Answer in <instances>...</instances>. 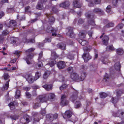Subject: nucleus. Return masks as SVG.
<instances>
[{"instance_id":"obj_8","label":"nucleus","mask_w":124,"mask_h":124,"mask_svg":"<svg viewBox=\"0 0 124 124\" xmlns=\"http://www.w3.org/2000/svg\"><path fill=\"white\" fill-rule=\"evenodd\" d=\"M58 115L57 114L47 115L46 116V119L50 121H53L54 119H56Z\"/></svg>"},{"instance_id":"obj_42","label":"nucleus","mask_w":124,"mask_h":124,"mask_svg":"<svg viewBox=\"0 0 124 124\" xmlns=\"http://www.w3.org/2000/svg\"><path fill=\"white\" fill-rule=\"evenodd\" d=\"M18 40V39L16 38H12L11 39V42L13 44H15L17 41Z\"/></svg>"},{"instance_id":"obj_23","label":"nucleus","mask_w":124,"mask_h":124,"mask_svg":"<svg viewBox=\"0 0 124 124\" xmlns=\"http://www.w3.org/2000/svg\"><path fill=\"white\" fill-rule=\"evenodd\" d=\"M16 24V23L15 21L11 20L10 22L9 25L7 24V25L9 27H13L15 26Z\"/></svg>"},{"instance_id":"obj_41","label":"nucleus","mask_w":124,"mask_h":124,"mask_svg":"<svg viewBox=\"0 0 124 124\" xmlns=\"http://www.w3.org/2000/svg\"><path fill=\"white\" fill-rule=\"evenodd\" d=\"M114 26V24L112 23H110L108 24L105 26V28H109L113 27Z\"/></svg>"},{"instance_id":"obj_50","label":"nucleus","mask_w":124,"mask_h":124,"mask_svg":"<svg viewBox=\"0 0 124 124\" xmlns=\"http://www.w3.org/2000/svg\"><path fill=\"white\" fill-rule=\"evenodd\" d=\"M67 85L65 84H64L62 86H61V87H60V89L61 90H62L66 88V87H67Z\"/></svg>"},{"instance_id":"obj_61","label":"nucleus","mask_w":124,"mask_h":124,"mask_svg":"<svg viewBox=\"0 0 124 124\" xmlns=\"http://www.w3.org/2000/svg\"><path fill=\"white\" fill-rule=\"evenodd\" d=\"M32 94L33 96H36L37 94L35 91H33L32 92Z\"/></svg>"},{"instance_id":"obj_57","label":"nucleus","mask_w":124,"mask_h":124,"mask_svg":"<svg viewBox=\"0 0 124 124\" xmlns=\"http://www.w3.org/2000/svg\"><path fill=\"white\" fill-rule=\"evenodd\" d=\"M36 66H38L39 67H41L43 65V64H42V63L41 62H40L38 64H36Z\"/></svg>"},{"instance_id":"obj_25","label":"nucleus","mask_w":124,"mask_h":124,"mask_svg":"<svg viewBox=\"0 0 124 124\" xmlns=\"http://www.w3.org/2000/svg\"><path fill=\"white\" fill-rule=\"evenodd\" d=\"M116 52L119 55L122 54L124 52L123 49L121 48H120L116 49Z\"/></svg>"},{"instance_id":"obj_32","label":"nucleus","mask_w":124,"mask_h":124,"mask_svg":"<svg viewBox=\"0 0 124 124\" xmlns=\"http://www.w3.org/2000/svg\"><path fill=\"white\" fill-rule=\"evenodd\" d=\"M15 103L16 102L14 101L13 102H11L8 104V105L11 109L12 110L15 108Z\"/></svg>"},{"instance_id":"obj_22","label":"nucleus","mask_w":124,"mask_h":124,"mask_svg":"<svg viewBox=\"0 0 124 124\" xmlns=\"http://www.w3.org/2000/svg\"><path fill=\"white\" fill-rule=\"evenodd\" d=\"M57 46V47L62 49H64L65 48V44L62 43H60L58 44Z\"/></svg>"},{"instance_id":"obj_52","label":"nucleus","mask_w":124,"mask_h":124,"mask_svg":"<svg viewBox=\"0 0 124 124\" xmlns=\"http://www.w3.org/2000/svg\"><path fill=\"white\" fill-rule=\"evenodd\" d=\"M8 33V32L7 30H5L3 31L2 34L3 35L5 36L7 35Z\"/></svg>"},{"instance_id":"obj_46","label":"nucleus","mask_w":124,"mask_h":124,"mask_svg":"<svg viewBox=\"0 0 124 124\" xmlns=\"http://www.w3.org/2000/svg\"><path fill=\"white\" fill-rule=\"evenodd\" d=\"M4 41V37L2 35H0V43H2Z\"/></svg>"},{"instance_id":"obj_33","label":"nucleus","mask_w":124,"mask_h":124,"mask_svg":"<svg viewBox=\"0 0 124 124\" xmlns=\"http://www.w3.org/2000/svg\"><path fill=\"white\" fill-rule=\"evenodd\" d=\"M72 115L71 112L70 111H67L65 113V115L68 118L70 117Z\"/></svg>"},{"instance_id":"obj_15","label":"nucleus","mask_w":124,"mask_h":124,"mask_svg":"<svg viewBox=\"0 0 124 124\" xmlns=\"http://www.w3.org/2000/svg\"><path fill=\"white\" fill-rule=\"evenodd\" d=\"M49 100L52 101V100L55 97V95L53 93H50L48 94H46Z\"/></svg>"},{"instance_id":"obj_45","label":"nucleus","mask_w":124,"mask_h":124,"mask_svg":"<svg viewBox=\"0 0 124 124\" xmlns=\"http://www.w3.org/2000/svg\"><path fill=\"white\" fill-rule=\"evenodd\" d=\"M51 37L46 38L44 41V42H50L51 41Z\"/></svg>"},{"instance_id":"obj_20","label":"nucleus","mask_w":124,"mask_h":124,"mask_svg":"<svg viewBox=\"0 0 124 124\" xmlns=\"http://www.w3.org/2000/svg\"><path fill=\"white\" fill-rule=\"evenodd\" d=\"M42 87L44 88L47 91H49L52 89V85L51 84L45 85Z\"/></svg>"},{"instance_id":"obj_55","label":"nucleus","mask_w":124,"mask_h":124,"mask_svg":"<svg viewBox=\"0 0 124 124\" xmlns=\"http://www.w3.org/2000/svg\"><path fill=\"white\" fill-rule=\"evenodd\" d=\"M40 106V104L39 103H37L35 104L34 106V108H36L39 107Z\"/></svg>"},{"instance_id":"obj_19","label":"nucleus","mask_w":124,"mask_h":124,"mask_svg":"<svg viewBox=\"0 0 124 124\" xmlns=\"http://www.w3.org/2000/svg\"><path fill=\"white\" fill-rule=\"evenodd\" d=\"M70 4L69 2L68 1H66L60 4V7L65 8L68 7L69 6Z\"/></svg>"},{"instance_id":"obj_26","label":"nucleus","mask_w":124,"mask_h":124,"mask_svg":"<svg viewBox=\"0 0 124 124\" xmlns=\"http://www.w3.org/2000/svg\"><path fill=\"white\" fill-rule=\"evenodd\" d=\"M10 81L9 79L6 82L4 85L3 86V88L2 90H6L9 87V83L8 82Z\"/></svg>"},{"instance_id":"obj_38","label":"nucleus","mask_w":124,"mask_h":124,"mask_svg":"<svg viewBox=\"0 0 124 124\" xmlns=\"http://www.w3.org/2000/svg\"><path fill=\"white\" fill-rule=\"evenodd\" d=\"M20 90H17L16 91V98H18L20 96Z\"/></svg>"},{"instance_id":"obj_49","label":"nucleus","mask_w":124,"mask_h":124,"mask_svg":"<svg viewBox=\"0 0 124 124\" xmlns=\"http://www.w3.org/2000/svg\"><path fill=\"white\" fill-rule=\"evenodd\" d=\"M111 7L110 6H108L106 8V11L108 13H109L111 10Z\"/></svg>"},{"instance_id":"obj_11","label":"nucleus","mask_w":124,"mask_h":124,"mask_svg":"<svg viewBox=\"0 0 124 124\" xmlns=\"http://www.w3.org/2000/svg\"><path fill=\"white\" fill-rule=\"evenodd\" d=\"M68 29V31L66 33L67 35L72 38L74 37L75 36L73 32L72 28L71 27H69Z\"/></svg>"},{"instance_id":"obj_37","label":"nucleus","mask_w":124,"mask_h":124,"mask_svg":"<svg viewBox=\"0 0 124 124\" xmlns=\"http://www.w3.org/2000/svg\"><path fill=\"white\" fill-rule=\"evenodd\" d=\"M100 97L101 98H104L107 96V94L104 93H100Z\"/></svg>"},{"instance_id":"obj_59","label":"nucleus","mask_w":124,"mask_h":124,"mask_svg":"<svg viewBox=\"0 0 124 124\" xmlns=\"http://www.w3.org/2000/svg\"><path fill=\"white\" fill-rule=\"evenodd\" d=\"M84 22L83 20L81 19H79L78 21V23L79 24H81L82 23Z\"/></svg>"},{"instance_id":"obj_56","label":"nucleus","mask_w":124,"mask_h":124,"mask_svg":"<svg viewBox=\"0 0 124 124\" xmlns=\"http://www.w3.org/2000/svg\"><path fill=\"white\" fill-rule=\"evenodd\" d=\"M94 1L95 4H98L100 3L101 0H94Z\"/></svg>"},{"instance_id":"obj_16","label":"nucleus","mask_w":124,"mask_h":124,"mask_svg":"<svg viewBox=\"0 0 124 124\" xmlns=\"http://www.w3.org/2000/svg\"><path fill=\"white\" fill-rule=\"evenodd\" d=\"M73 6L76 8H80L81 7V4L77 0H74L73 2Z\"/></svg>"},{"instance_id":"obj_63","label":"nucleus","mask_w":124,"mask_h":124,"mask_svg":"<svg viewBox=\"0 0 124 124\" xmlns=\"http://www.w3.org/2000/svg\"><path fill=\"white\" fill-rule=\"evenodd\" d=\"M83 49L85 52V51H88L89 50V49L86 47H84L83 48Z\"/></svg>"},{"instance_id":"obj_2","label":"nucleus","mask_w":124,"mask_h":124,"mask_svg":"<svg viewBox=\"0 0 124 124\" xmlns=\"http://www.w3.org/2000/svg\"><path fill=\"white\" fill-rule=\"evenodd\" d=\"M35 50L34 48H30L26 51V53L27 56L25 59L27 64H31V60L33 57L34 54L31 52Z\"/></svg>"},{"instance_id":"obj_54","label":"nucleus","mask_w":124,"mask_h":124,"mask_svg":"<svg viewBox=\"0 0 124 124\" xmlns=\"http://www.w3.org/2000/svg\"><path fill=\"white\" fill-rule=\"evenodd\" d=\"M67 71L70 72H73V68L71 67H68L67 69Z\"/></svg>"},{"instance_id":"obj_17","label":"nucleus","mask_w":124,"mask_h":124,"mask_svg":"<svg viewBox=\"0 0 124 124\" xmlns=\"http://www.w3.org/2000/svg\"><path fill=\"white\" fill-rule=\"evenodd\" d=\"M124 114V112H122L120 110H119L116 113H113V115L115 117H118L121 115L122 116Z\"/></svg>"},{"instance_id":"obj_12","label":"nucleus","mask_w":124,"mask_h":124,"mask_svg":"<svg viewBox=\"0 0 124 124\" xmlns=\"http://www.w3.org/2000/svg\"><path fill=\"white\" fill-rule=\"evenodd\" d=\"M83 58L84 59V61L86 62L88 61L91 58V57L89 55V53H85L83 55Z\"/></svg>"},{"instance_id":"obj_62","label":"nucleus","mask_w":124,"mask_h":124,"mask_svg":"<svg viewBox=\"0 0 124 124\" xmlns=\"http://www.w3.org/2000/svg\"><path fill=\"white\" fill-rule=\"evenodd\" d=\"M30 87H23V89L26 91H28L30 89Z\"/></svg>"},{"instance_id":"obj_51","label":"nucleus","mask_w":124,"mask_h":124,"mask_svg":"<svg viewBox=\"0 0 124 124\" xmlns=\"http://www.w3.org/2000/svg\"><path fill=\"white\" fill-rule=\"evenodd\" d=\"M119 0H113L112 3L113 5L115 6H116Z\"/></svg>"},{"instance_id":"obj_40","label":"nucleus","mask_w":124,"mask_h":124,"mask_svg":"<svg viewBox=\"0 0 124 124\" xmlns=\"http://www.w3.org/2000/svg\"><path fill=\"white\" fill-rule=\"evenodd\" d=\"M23 119L25 120L26 122L28 123L29 122V116L27 115H25L23 117Z\"/></svg>"},{"instance_id":"obj_43","label":"nucleus","mask_w":124,"mask_h":124,"mask_svg":"<svg viewBox=\"0 0 124 124\" xmlns=\"http://www.w3.org/2000/svg\"><path fill=\"white\" fill-rule=\"evenodd\" d=\"M87 1L89 2L88 4L89 6L92 7L94 5V4L92 1L91 0H86Z\"/></svg>"},{"instance_id":"obj_28","label":"nucleus","mask_w":124,"mask_h":124,"mask_svg":"<svg viewBox=\"0 0 124 124\" xmlns=\"http://www.w3.org/2000/svg\"><path fill=\"white\" fill-rule=\"evenodd\" d=\"M42 55L43 52H41L39 54V57L38 59L39 61H41L44 62L45 61H46V60L44 59L43 58H42Z\"/></svg>"},{"instance_id":"obj_34","label":"nucleus","mask_w":124,"mask_h":124,"mask_svg":"<svg viewBox=\"0 0 124 124\" xmlns=\"http://www.w3.org/2000/svg\"><path fill=\"white\" fill-rule=\"evenodd\" d=\"M81 104L80 102L77 101L75 103V108H79L81 106Z\"/></svg>"},{"instance_id":"obj_53","label":"nucleus","mask_w":124,"mask_h":124,"mask_svg":"<svg viewBox=\"0 0 124 124\" xmlns=\"http://www.w3.org/2000/svg\"><path fill=\"white\" fill-rule=\"evenodd\" d=\"M123 24L122 23H120L117 26V28L119 29H121L122 28L123 26Z\"/></svg>"},{"instance_id":"obj_30","label":"nucleus","mask_w":124,"mask_h":124,"mask_svg":"<svg viewBox=\"0 0 124 124\" xmlns=\"http://www.w3.org/2000/svg\"><path fill=\"white\" fill-rule=\"evenodd\" d=\"M93 11L94 13H98L101 14L103 13V11L100 8H98L94 9Z\"/></svg>"},{"instance_id":"obj_35","label":"nucleus","mask_w":124,"mask_h":124,"mask_svg":"<svg viewBox=\"0 0 124 124\" xmlns=\"http://www.w3.org/2000/svg\"><path fill=\"white\" fill-rule=\"evenodd\" d=\"M107 50H115V48L113 47L112 45L108 46L107 47Z\"/></svg>"},{"instance_id":"obj_47","label":"nucleus","mask_w":124,"mask_h":124,"mask_svg":"<svg viewBox=\"0 0 124 124\" xmlns=\"http://www.w3.org/2000/svg\"><path fill=\"white\" fill-rule=\"evenodd\" d=\"M52 12L53 13H55L57 11V10L56 8V6H55L52 8Z\"/></svg>"},{"instance_id":"obj_5","label":"nucleus","mask_w":124,"mask_h":124,"mask_svg":"<svg viewBox=\"0 0 124 124\" xmlns=\"http://www.w3.org/2000/svg\"><path fill=\"white\" fill-rule=\"evenodd\" d=\"M46 31L48 32H53L52 34V36H56L57 35L56 33L57 31V30L54 29L52 27L48 26L47 28Z\"/></svg>"},{"instance_id":"obj_27","label":"nucleus","mask_w":124,"mask_h":124,"mask_svg":"<svg viewBox=\"0 0 124 124\" xmlns=\"http://www.w3.org/2000/svg\"><path fill=\"white\" fill-rule=\"evenodd\" d=\"M115 69L117 71H119L120 68V63L117 62L115 63Z\"/></svg>"},{"instance_id":"obj_64","label":"nucleus","mask_w":124,"mask_h":124,"mask_svg":"<svg viewBox=\"0 0 124 124\" xmlns=\"http://www.w3.org/2000/svg\"><path fill=\"white\" fill-rule=\"evenodd\" d=\"M16 58H14L10 62L11 63H14L16 62Z\"/></svg>"},{"instance_id":"obj_36","label":"nucleus","mask_w":124,"mask_h":124,"mask_svg":"<svg viewBox=\"0 0 124 124\" xmlns=\"http://www.w3.org/2000/svg\"><path fill=\"white\" fill-rule=\"evenodd\" d=\"M56 63V61L54 60H52L48 64L50 67H52L54 66Z\"/></svg>"},{"instance_id":"obj_7","label":"nucleus","mask_w":124,"mask_h":124,"mask_svg":"<svg viewBox=\"0 0 124 124\" xmlns=\"http://www.w3.org/2000/svg\"><path fill=\"white\" fill-rule=\"evenodd\" d=\"M66 96L65 95H62L61 97V105L62 106H65L67 105L68 103V101L66 99Z\"/></svg>"},{"instance_id":"obj_60","label":"nucleus","mask_w":124,"mask_h":124,"mask_svg":"<svg viewBox=\"0 0 124 124\" xmlns=\"http://www.w3.org/2000/svg\"><path fill=\"white\" fill-rule=\"evenodd\" d=\"M21 53V52L19 51H15L14 54H16L18 56H19L20 55V54Z\"/></svg>"},{"instance_id":"obj_6","label":"nucleus","mask_w":124,"mask_h":124,"mask_svg":"<svg viewBox=\"0 0 124 124\" xmlns=\"http://www.w3.org/2000/svg\"><path fill=\"white\" fill-rule=\"evenodd\" d=\"M37 99H39L40 102H46L49 100L46 94L38 96Z\"/></svg>"},{"instance_id":"obj_9","label":"nucleus","mask_w":124,"mask_h":124,"mask_svg":"<svg viewBox=\"0 0 124 124\" xmlns=\"http://www.w3.org/2000/svg\"><path fill=\"white\" fill-rule=\"evenodd\" d=\"M57 65V67L59 69L64 68L66 66L65 62L63 61H61L58 62Z\"/></svg>"},{"instance_id":"obj_4","label":"nucleus","mask_w":124,"mask_h":124,"mask_svg":"<svg viewBox=\"0 0 124 124\" xmlns=\"http://www.w3.org/2000/svg\"><path fill=\"white\" fill-rule=\"evenodd\" d=\"M85 15L87 18H89L88 21L89 24L92 25H94L95 23L93 19V16H92L88 13H86Z\"/></svg>"},{"instance_id":"obj_21","label":"nucleus","mask_w":124,"mask_h":124,"mask_svg":"<svg viewBox=\"0 0 124 124\" xmlns=\"http://www.w3.org/2000/svg\"><path fill=\"white\" fill-rule=\"evenodd\" d=\"M109 38L107 36H105L103 39V42L105 45H107L108 44V41Z\"/></svg>"},{"instance_id":"obj_3","label":"nucleus","mask_w":124,"mask_h":124,"mask_svg":"<svg viewBox=\"0 0 124 124\" xmlns=\"http://www.w3.org/2000/svg\"><path fill=\"white\" fill-rule=\"evenodd\" d=\"M122 93L121 90H118L117 92L116 96L115 97H113L111 100V101L114 104L116 103L119 99V97Z\"/></svg>"},{"instance_id":"obj_31","label":"nucleus","mask_w":124,"mask_h":124,"mask_svg":"<svg viewBox=\"0 0 124 124\" xmlns=\"http://www.w3.org/2000/svg\"><path fill=\"white\" fill-rule=\"evenodd\" d=\"M79 42L83 46H85L87 44V42L86 41L81 39H80Z\"/></svg>"},{"instance_id":"obj_48","label":"nucleus","mask_w":124,"mask_h":124,"mask_svg":"<svg viewBox=\"0 0 124 124\" xmlns=\"http://www.w3.org/2000/svg\"><path fill=\"white\" fill-rule=\"evenodd\" d=\"M26 97L28 98H30L31 97V94L28 92H26L25 93Z\"/></svg>"},{"instance_id":"obj_1","label":"nucleus","mask_w":124,"mask_h":124,"mask_svg":"<svg viewBox=\"0 0 124 124\" xmlns=\"http://www.w3.org/2000/svg\"><path fill=\"white\" fill-rule=\"evenodd\" d=\"M86 76V74L85 71L81 73V74L79 76L78 74L76 73L72 72L71 74L70 78L73 80L80 81L83 80Z\"/></svg>"},{"instance_id":"obj_10","label":"nucleus","mask_w":124,"mask_h":124,"mask_svg":"<svg viewBox=\"0 0 124 124\" xmlns=\"http://www.w3.org/2000/svg\"><path fill=\"white\" fill-rule=\"evenodd\" d=\"M47 1V0H40L37 7V8L40 10L42 9L43 8V3H45Z\"/></svg>"},{"instance_id":"obj_24","label":"nucleus","mask_w":124,"mask_h":124,"mask_svg":"<svg viewBox=\"0 0 124 124\" xmlns=\"http://www.w3.org/2000/svg\"><path fill=\"white\" fill-rule=\"evenodd\" d=\"M50 74V71H46L43 76V78L45 79H46Z\"/></svg>"},{"instance_id":"obj_13","label":"nucleus","mask_w":124,"mask_h":124,"mask_svg":"<svg viewBox=\"0 0 124 124\" xmlns=\"http://www.w3.org/2000/svg\"><path fill=\"white\" fill-rule=\"evenodd\" d=\"M78 92L77 91H75L73 93V95L71 96L70 98V100L73 102H74L77 97V95L78 94Z\"/></svg>"},{"instance_id":"obj_58","label":"nucleus","mask_w":124,"mask_h":124,"mask_svg":"<svg viewBox=\"0 0 124 124\" xmlns=\"http://www.w3.org/2000/svg\"><path fill=\"white\" fill-rule=\"evenodd\" d=\"M42 114L44 116L45 114L46 111L45 108L41 110Z\"/></svg>"},{"instance_id":"obj_29","label":"nucleus","mask_w":124,"mask_h":124,"mask_svg":"<svg viewBox=\"0 0 124 124\" xmlns=\"http://www.w3.org/2000/svg\"><path fill=\"white\" fill-rule=\"evenodd\" d=\"M41 74L40 72H37L35 73V77L34 78L35 80H36L38 79L41 76Z\"/></svg>"},{"instance_id":"obj_44","label":"nucleus","mask_w":124,"mask_h":124,"mask_svg":"<svg viewBox=\"0 0 124 124\" xmlns=\"http://www.w3.org/2000/svg\"><path fill=\"white\" fill-rule=\"evenodd\" d=\"M79 35L81 38H84L85 37L86 33L85 32H81L80 33Z\"/></svg>"},{"instance_id":"obj_18","label":"nucleus","mask_w":124,"mask_h":124,"mask_svg":"<svg viewBox=\"0 0 124 124\" xmlns=\"http://www.w3.org/2000/svg\"><path fill=\"white\" fill-rule=\"evenodd\" d=\"M46 16L49 19V22L51 24L53 23L55 21V19L53 17H51V15L49 14H47Z\"/></svg>"},{"instance_id":"obj_39","label":"nucleus","mask_w":124,"mask_h":124,"mask_svg":"<svg viewBox=\"0 0 124 124\" xmlns=\"http://www.w3.org/2000/svg\"><path fill=\"white\" fill-rule=\"evenodd\" d=\"M4 79L5 80H7L9 78V76L8 73H5L3 76Z\"/></svg>"},{"instance_id":"obj_14","label":"nucleus","mask_w":124,"mask_h":124,"mask_svg":"<svg viewBox=\"0 0 124 124\" xmlns=\"http://www.w3.org/2000/svg\"><path fill=\"white\" fill-rule=\"evenodd\" d=\"M33 77L31 74H29L28 75V77L27 79V80L28 83L31 84L33 83L35 80L34 78H33Z\"/></svg>"}]
</instances>
